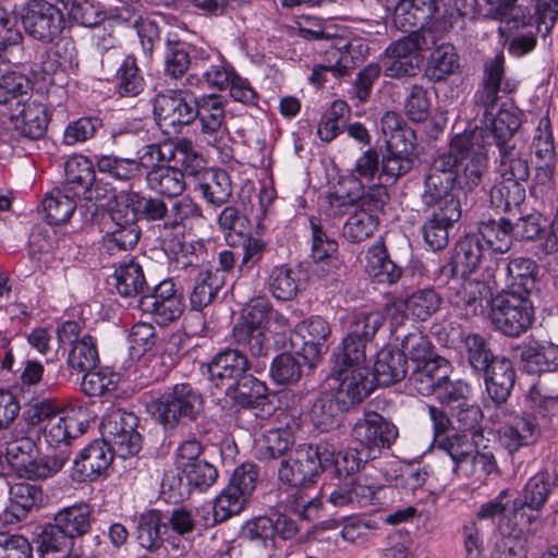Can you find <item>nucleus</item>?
<instances>
[{
  "label": "nucleus",
  "instance_id": "nucleus-17",
  "mask_svg": "<svg viewBox=\"0 0 558 558\" xmlns=\"http://www.w3.org/2000/svg\"><path fill=\"white\" fill-rule=\"evenodd\" d=\"M352 437L376 459L381 449L390 448L397 440L398 428L377 412H366L354 423Z\"/></svg>",
  "mask_w": 558,
  "mask_h": 558
},
{
  "label": "nucleus",
  "instance_id": "nucleus-1",
  "mask_svg": "<svg viewBox=\"0 0 558 558\" xmlns=\"http://www.w3.org/2000/svg\"><path fill=\"white\" fill-rule=\"evenodd\" d=\"M487 169V154L477 130L456 134L449 150L434 158L423 180L421 203L425 208L446 210L449 206L462 213L454 190L465 195L480 187Z\"/></svg>",
  "mask_w": 558,
  "mask_h": 558
},
{
  "label": "nucleus",
  "instance_id": "nucleus-49",
  "mask_svg": "<svg viewBox=\"0 0 558 558\" xmlns=\"http://www.w3.org/2000/svg\"><path fill=\"white\" fill-rule=\"evenodd\" d=\"M170 162L179 168L183 178L185 177H203L206 168V160L198 153L190 140H180L174 145H170Z\"/></svg>",
  "mask_w": 558,
  "mask_h": 558
},
{
  "label": "nucleus",
  "instance_id": "nucleus-26",
  "mask_svg": "<svg viewBox=\"0 0 558 558\" xmlns=\"http://www.w3.org/2000/svg\"><path fill=\"white\" fill-rule=\"evenodd\" d=\"M451 372L450 362L436 355L415 364L409 376V381L420 395L429 396L450 376Z\"/></svg>",
  "mask_w": 558,
  "mask_h": 558
},
{
  "label": "nucleus",
  "instance_id": "nucleus-44",
  "mask_svg": "<svg viewBox=\"0 0 558 558\" xmlns=\"http://www.w3.org/2000/svg\"><path fill=\"white\" fill-rule=\"evenodd\" d=\"M477 234L488 251L506 253L513 241L512 221L509 218L482 220L478 223Z\"/></svg>",
  "mask_w": 558,
  "mask_h": 558
},
{
  "label": "nucleus",
  "instance_id": "nucleus-40",
  "mask_svg": "<svg viewBox=\"0 0 558 558\" xmlns=\"http://www.w3.org/2000/svg\"><path fill=\"white\" fill-rule=\"evenodd\" d=\"M93 511L86 504L74 505L61 509L54 514L53 524L71 542L86 534L92 525Z\"/></svg>",
  "mask_w": 558,
  "mask_h": 558
},
{
  "label": "nucleus",
  "instance_id": "nucleus-63",
  "mask_svg": "<svg viewBox=\"0 0 558 558\" xmlns=\"http://www.w3.org/2000/svg\"><path fill=\"white\" fill-rule=\"evenodd\" d=\"M525 199V189L520 181L504 180L490 190V202L506 213L520 209Z\"/></svg>",
  "mask_w": 558,
  "mask_h": 558
},
{
  "label": "nucleus",
  "instance_id": "nucleus-28",
  "mask_svg": "<svg viewBox=\"0 0 558 558\" xmlns=\"http://www.w3.org/2000/svg\"><path fill=\"white\" fill-rule=\"evenodd\" d=\"M486 391L496 404L507 401L515 383V372L512 363L505 356H499L483 369Z\"/></svg>",
  "mask_w": 558,
  "mask_h": 558
},
{
  "label": "nucleus",
  "instance_id": "nucleus-50",
  "mask_svg": "<svg viewBox=\"0 0 558 558\" xmlns=\"http://www.w3.org/2000/svg\"><path fill=\"white\" fill-rule=\"evenodd\" d=\"M350 411L338 401V397L330 390L320 392L315 400L311 416L317 428L327 432L338 424L342 413Z\"/></svg>",
  "mask_w": 558,
  "mask_h": 558
},
{
  "label": "nucleus",
  "instance_id": "nucleus-22",
  "mask_svg": "<svg viewBox=\"0 0 558 558\" xmlns=\"http://www.w3.org/2000/svg\"><path fill=\"white\" fill-rule=\"evenodd\" d=\"M387 11L392 12L393 26L403 32H421L438 12L437 0H384Z\"/></svg>",
  "mask_w": 558,
  "mask_h": 558
},
{
  "label": "nucleus",
  "instance_id": "nucleus-36",
  "mask_svg": "<svg viewBox=\"0 0 558 558\" xmlns=\"http://www.w3.org/2000/svg\"><path fill=\"white\" fill-rule=\"evenodd\" d=\"M364 60L363 45L351 41L331 46L325 51L323 63L335 78L348 76Z\"/></svg>",
  "mask_w": 558,
  "mask_h": 558
},
{
  "label": "nucleus",
  "instance_id": "nucleus-19",
  "mask_svg": "<svg viewBox=\"0 0 558 558\" xmlns=\"http://www.w3.org/2000/svg\"><path fill=\"white\" fill-rule=\"evenodd\" d=\"M138 307L150 314L160 326L177 320L185 308L184 298L175 289L172 280H163L154 288L151 294L141 296Z\"/></svg>",
  "mask_w": 558,
  "mask_h": 558
},
{
  "label": "nucleus",
  "instance_id": "nucleus-18",
  "mask_svg": "<svg viewBox=\"0 0 558 558\" xmlns=\"http://www.w3.org/2000/svg\"><path fill=\"white\" fill-rule=\"evenodd\" d=\"M435 446L444 453L437 470L440 480L447 485L461 478L471 461L473 441L465 434L456 433L440 438Z\"/></svg>",
  "mask_w": 558,
  "mask_h": 558
},
{
  "label": "nucleus",
  "instance_id": "nucleus-53",
  "mask_svg": "<svg viewBox=\"0 0 558 558\" xmlns=\"http://www.w3.org/2000/svg\"><path fill=\"white\" fill-rule=\"evenodd\" d=\"M10 512L21 521L33 510L39 508L43 501V489L40 486L20 482L10 487Z\"/></svg>",
  "mask_w": 558,
  "mask_h": 558
},
{
  "label": "nucleus",
  "instance_id": "nucleus-43",
  "mask_svg": "<svg viewBox=\"0 0 558 558\" xmlns=\"http://www.w3.org/2000/svg\"><path fill=\"white\" fill-rule=\"evenodd\" d=\"M145 180L150 191L167 197L181 195L186 185L179 168L167 163L148 170Z\"/></svg>",
  "mask_w": 558,
  "mask_h": 558
},
{
  "label": "nucleus",
  "instance_id": "nucleus-27",
  "mask_svg": "<svg viewBox=\"0 0 558 558\" xmlns=\"http://www.w3.org/2000/svg\"><path fill=\"white\" fill-rule=\"evenodd\" d=\"M83 433L80 423L68 411L60 410L58 414L47 422L45 427L37 428L36 436H44L45 441L57 451L66 450L72 440Z\"/></svg>",
  "mask_w": 558,
  "mask_h": 558
},
{
  "label": "nucleus",
  "instance_id": "nucleus-16",
  "mask_svg": "<svg viewBox=\"0 0 558 558\" xmlns=\"http://www.w3.org/2000/svg\"><path fill=\"white\" fill-rule=\"evenodd\" d=\"M165 524L173 533L167 538L171 549L184 556L192 549L194 534L201 536L207 529L208 518L198 509L180 506L165 514Z\"/></svg>",
  "mask_w": 558,
  "mask_h": 558
},
{
  "label": "nucleus",
  "instance_id": "nucleus-42",
  "mask_svg": "<svg viewBox=\"0 0 558 558\" xmlns=\"http://www.w3.org/2000/svg\"><path fill=\"white\" fill-rule=\"evenodd\" d=\"M167 533L165 515L157 509L141 513L136 519V538L138 544L148 551H155L163 544Z\"/></svg>",
  "mask_w": 558,
  "mask_h": 558
},
{
  "label": "nucleus",
  "instance_id": "nucleus-41",
  "mask_svg": "<svg viewBox=\"0 0 558 558\" xmlns=\"http://www.w3.org/2000/svg\"><path fill=\"white\" fill-rule=\"evenodd\" d=\"M33 543L41 558H68L73 542L53 524L39 526L34 533Z\"/></svg>",
  "mask_w": 558,
  "mask_h": 558
},
{
  "label": "nucleus",
  "instance_id": "nucleus-10",
  "mask_svg": "<svg viewBox=\"0 0 558 558\" xmlns=\"http://www.w3.org/2000/svg\"><path fill=\"white\" fill-rule=\"evenodd\" d=\"M96 161L85 156H74L65 162V181L62 187L77 198L88 202H101L114 196L109 182L97 179Z\"/></svg>",
  "mask_w": 558,
  "mask_h": 558
},
{
  "label": "nucleus",
  "instance_id": "nucleus-7",
  "mask_svg": "<svg viewBox=\"0 0 558 558\" xmlns=\"http://www.w3.org/2000/svg\"><path fill=\"white\" fill-rule=\"evenodd\" d=\"M330 363L329 389L338 397L339 403L351 410L373 390L366 361L356 362L345 355L333 353Z\"/></svg>",
  "mask_w": 558,
  "mask_h": 558
},
{
  "label": "nucleus",
  "instance_id": "nucleus-38",
  "mask_svg": "<svg viewBox=\"0 0 558 558\" xmlns=\"http://www.w3.org/2000/svg\"><path fill=\"white\" fill-rule=\"evenodd\" d=\"M408 374V360L399 350L383 348L374 363V379L380 386L401 381Z\"/></svg>",
  "mask_w": 558,
  "mask_h": 558
},
{
  "label": "nucleus",
  "instance_id": "nucleus-5",
  "mask_svg": "<svg viewBox=\"0 0 558 558\" xmlns=\"http://www.w3.org/2000/svg\"><path fill=\"white\" fill-rule=\"evenodd\" d=\"M5 460L22 478L32 481L54 476L69 461L66 450L39 456L32 430L23 436H13L5 446Z\"/></svg>",
  "mask_w": 558,
  "mask_h": 558
},
{
  "label": "nucleus",
  "instance_id": "nucleus-46",
  "mask_svg": "<svg viewBox=\"0 0 558 558\" xmlns=\"http://www.w3.org/2000/svg\"><path fill=\"white\" fill-rule=\"evenodd\" d=\"M198 191L208 204L220 207L232 196L230 175L222 169H209L204 172L198 183Z\"/></svg>",
  "mask_w": 558,
  "mask_h": 558
},
{
  "label": "nucleus",
  "instance_id": "nucleus-3",
  "mask_svg": "<svg viewBox=\"0 0 558 558\" xmlns=\"http://www.w3.org/2000/svg\"><path fill=\"white\" fill-rule=\"evenodd\" d=\"M502 54H497L484 63L482 83L474 95L475 105L483 109V118L487 137L497 148L510 145L522 123V112L511 101H501L508 89L502 87Z\"/></svg>",
  "mask_w": 558,
  "mask_h": 558
},
{
  "label": "nucleus",
  "instance_id": "nucleus-59",
  "mask_svg": "<svg viewBox=\"0 0 558 558\" xmlns=\"http://www.w3.org/2000/svg\"><path fill=\"white\" fill-rule=\"evenodd\" d=\"M114 287L123 296H135L144 292L146 279L142 267L131 260L120 265L113 275Z\"/></svg>",
  "mask_w": 558,
  "mask_h": 558
},
{
  "label": "nucleus",
  "instance_id": "nucleus-12",
  "mask_svg": "<svg viewBox=\"0 0 558 558\" xmlns=\"http://www.w3.org/2000/svg\"><path fill=\"white\" fill-rule=\"evenodd\" d=\"M138 417L121 408L112 409L102 416L101 438L109 444L116 454L125 459L135 456L142 448V436L137 432Z\"/></svg>",
  "mask_w": 558,
  "mask_h": 558
},
{
  "label": "nucleus",
  "instance_id": "nucleus-60",
  "mask_svg": "<svg viewBox=\"0 0 558 558\" xmlns=\"http://www.w3.org/2000/svg\"><path fill=\"white\" fill-rule=\"evenodd\" d=\"M441 298L434 289H421L409 295L401 304L414 318L425 322L439 310Z\"/></svg>",
  "mask_w": 558,
  "mask_h": 558
},
{
  "label": "nucleus",
  "instance_id": "nucleus-14",
  "mask_svg": "<svg viewBox=\"0 0 558 558\" xmlns=\"http://www.w3.org/2000/svg\"><path fill=\"white\" fill-rule=\"evenodd\" d=\"M384 322L385 316L379 311L362 310L353 313L348 322L347 333L333 353L356 362L366 361L367 347Z\"/></svg>",
  "mask_w": 558,
  "mask_h": 558
},
{
  "label": "nucleus",
  "instance_id": "nucleus-55",
  "mask_svg": "<svg viewBox=\"0 0 558 558\" xmlns=\"http://www.w3.org/2000/svg\"><path fill=\"white\" fill-rule=\"evenodd\" d=\"M77 197L62 189H56L43 201L45 218L50 225L66 222L76 208Z\"/></svg>",
  "mask_w": 558,
  "mask_h": 558
},
{
  "label": "nucleus",
  "instance_id": "nucleus-24",
  "mask_svg": "<svg viewBox=\"0 0 558 558\" xmlns=\"http://www.w3.org/2000/svg\"><path fill=\"white\" fill-rule=\"evenodd\" d=\"M114 454L116 450L102 438L92 441L74 459L72 477L78 482L97 480L110 466Z\"/></svg>",
  "mask_w": 558,
  "mask_h": 558
},
{
  "label": "nucleus",
  "instance_id": "nucleus-33",
  "mask_svg": "<svg viewBox=\"0 0 558 558\" xmlns=\"http://www.w3.org/2000/svg\"><path fill=\"white\" fill-rule=\"evenodd\" d=\"M462 213L449 206L446 210H433L423 225V238L433 251H440L449 243V230L461 218Z\"/></svg>",
  "mask_w": 558,
  "mask_h": 558
},
{
  "label": "nucleus",
  "instance_id": "nucleus-56",
  "mask_svg": "<svg viewBox=\"0 0 558 558\" xmlns=\"http://www.w3.org/2000/svg\"><path fill=\"white\" fill-rule=\"evenodd\" d=\"M122 207L130 210V216L136 219L147 221H157L163 219L168 214V206L161 198L145 196L138 192H130L126 196V203Z\"/></svg>",
  "mask_w": 558,
  "mask_h": 558
},
{
  "label": "nucleus",
  "instance_id": "nucleus-4",
  "mask_svg": "<svg viewBox=\"0 0 558 558\" xmlns=\"http://www.w3.org/2000/svg\"><path fill=\"white\" fill-rule=\"evenodd\" d=\"M92 5L87 1L57 0L52 4L46 0H32L23 8L21 16L25 32L36 40L51 43L63 31L64 12L82 24L87 23L85 14Z\"/></svg>",
  "mask_w": 558,
  "mask_h": 558
},
{
  "label": "nucleus",
  "instance_id": "nucleus-29",
  "mask_svg": "<svg viewBox=\"0 0 558 558\" xmlns=\"http://www.w3.org/2000/svg\"><path fill=\"white\" fill-rule=\"evenodd\" d=\"M539 435L541 428L530 415H517L499 429L500 442L511 454L521 447L535 444Z\"/></svg>",
  "mask_w": 558,
  "mask_h": 558
},
{
  "label": "nucleus",
  "instance_id": "nucleus-13",
  "mask_svg": "<svg viewBox=\"0 0 558 558\" xmlns=\"http://www.w3.org/2000/svg\"><path fill=\"white\" fill-rule=\"evenodd\" d=\"M489 317L494 327L508 337H519L533 322V307L527 296L507 292L497 296Z\"/></svg>",
  "mask_w": 558,
  "mask_h": 558
},
{
  "label": "nucleus",
  "instance_id": "nucleus-20",
  "mask_svg": "<svg viewBox=\"0 0 558 558\" xmlns=\"http://www.w3.org/2000/svg\"><path fill=\"white\" fill-rule=\"evenodd\" d=\"M266 368V361L252 362L240 349L221 350L207 364L208 378L217 387L222 386L225 380L234 384L248 371L262 374Z\"/></svg>",
  "mask_w": 558,
  "mask_h": 558
},
{
  "label": "nucleus",
  "instance_id": "nucleus-34",
  "mask_svg": "<svg viewBox=\"0 0 558 558\" xmlns=\"http://www.w3.org/2000/svg\"><path fill=\"white\" fill-rule=\"evenodd\" d=\"M294 441L293 434L287 428L268 429L255 439V457L264 462L283 459L293 450Z\"/></svg>",
  "mask_w": 558,
  "mask_h": 558
},
{
  "label": "nucleus",
  "instance_id": "nucleus-9",
  "mask_svg": "<svg viewBox=\"0 0 558 558\" xmlns=\"http://www.w3.org/2000/svg\"><path fill=\"white\" fill-rule=\"evenodd\" d=\"M151 407L160 423L173 428L181 418L195 421L203 411L204 399L191 384L181 383L153 401Z\"/></svg>",
  "mask_w": 558,
  "mask_h": 558
},
{
  "label": "nucleus",
  "instance_id": "nucleus-8",
  "mask_svg": "<svg viewBox=\"0 0 558 558\" xmlns=\"http://www.w3.org/2000/svg\"><path fill=\"white\" fill-rule=\"evenodd\" d=\"M448 281L447 298L458 315L470 318L480 315L495 299L494 289H496L495 274L493 267H487L483 274V279H469L460 281L451 276Z\"/></svg>",
  "mask_w": 558,
  "mask_h": 558
},
{
  "label": "nucleus",
  "instance_id": "nucleus-21",
  "mask_svg": "<svg viewBox=\"0 0 558 558\" xmlns=\"http://www.w3.org/2000/svg\"><path fill=\"white\" fill-rule=\"evenodd\" d=\"M105 228L102 246L110 255L131 250L138 242L141 231L134 216H130V210L120 204L109 211V221L105 223Z\"/></svg>",
  "mask_w": 558,
  "mask_h": 558
},
{
  "label": "nucleus",
  "instance_id": "nucleus-51",
  "mask_svg": "<svg viewBox=\"0 0 558 558\" xmlns=\"http://www.w3.org/2000/svg\"><path fill=\"white\" fill-rule=\"evenodd\" d=\"M232 340L239 348L247 350L256 361H265L269 354V339L258 327L254 328L238 322L232 328Z\"/></svg>",
  "mask_w": 558,
  "mask_h": 558
},
{
  "label": "nucleus",
  "instance_id": "nucleus-57",
  "mask_svg": "<svg viewBox=\"0 0 558 558\" xmlns=\"http://www.w3.org/2000/svg\"><path fill=\"white\" fill-rule=\"evenodd\" d=\"M378 471L373 469L362 472L350 481L353 501L356 507H365L378 500V495L385 489L384 481L378 476Z\"/></svg>",
  "mask_w": 558,
  "mask_h": 558
},
{
  "label": "nucleus",
  "instance_id": "nucleus-23",
  "mask_svg": "<svg viewBox=\"0 0 558 558\" xmlns=\"http://www.w3.org/2000/svg\"><path fill=\"white\" fill-rule=\"evenodd\" d=\"M194 120L201 123V133L207 144L218 146L226 134L225 100L221 95L210 94L196 97Z\"/></svg>",
  "mask_w": 558,
  "mask_h": 558
},
{
  "label": "nucleus",
  "instance_id": "nucleus-39",
  "mask_svg": "<svg viewBox=\"0 0 558 558\" xmlns=\"http://www.w3.org/2000/svg\"><path fill=\"white\" fill-rule=\"evenodd\" d=\"M507 287L510 292L527 296L535 289L538 266L530 257H514L509 259L505 268Z\"/></svg>",
  "mask_w": 558,
  "mask_h": 558
},
{
  "label": "nucleus",
  "instance_id": "nucleus-35",
  "mask_svg": "<svg viewBox=\"0 0 558 558\" xmlns=\"http://www.w3.org/2000/svg\"><path fill=\"white\" fill-rule=\"evenodd\" d=\"M365 270L375 281L387 284L396 283L403 272L402 267L391 260L381 240L367 250Z\"/></svg>",
  "mask_w": 558,
  "mask_h": 558
},
{
  "label": "nucleus",
  "instance_id": "nucleus-61",
  "mask_svg": "<svg viewBox=\"0 0 558 558\" xmlns=\"http://www.w3.org/2000/svg\"><path fill=\"white\" fill-rule=\"evenodd\" d=\"M95 159L98 171L113 180L129 182L140 178L138 166L133 162L132 158L117 155H96Z\"/></svg>",
  "mask_w": 558,
  "mask_h": 558
},
{
  "label": "nucleus",
  "instance_id": "nucleus-48",
  "mask_svg": "<svg viewBox=\"0 0 558 558\" xmlns=\"http://www.w3.org/2000/svg\"><path fill=\"white\" fill-rule=\"evenodd\" d=\"M554 489V483L547 473H537L523 486L514 505L524 506L529 511L539 515Z\"/></svg>",
  "mask_w": 558,
  "mask_h": 558
},
{
  "label": "nucleus",
  "instance_id": "nucleus-25",
  "mask_svg": "<svg viewBox=\"0 0 558 558\" xmlns=\"http://www.w3.org/2000/svg\"><path fill=\"white\" fill-rule=\"evenodd\" d=\"M489 251L477 233L461 238L454 246L453 263L441 268V276L450 278L459 268L462 275L474 271Z\"/></svg>",
  "mask_w": 558,
  "mask_h": 558
},
{
  "label": "nucleus",
  "instance_id": "nucleus-32",
  "mask_svg": "<svg viewBox=\"0 0 558 558\" xmlns=\"http://www.w3.org/2000/svg\"><path fill=\"white\" fill-rule=\"evenodd\" d=\"M119 54L121 60L114 75L117 93L122 97H135L140 95L145 87V80L140 70L134 56H122L118 51L108 52L102 64L109 63L111 56Z\"/></svg>",
  "mask_w": 558,
  "mask_h": 558
},
{
  "label": "nucleus",
  "instance_id": "nucleus-64",
  "mask_svg": "<svg viewBox=\"0 0 558 558\" xmlns=\"http://www.w3.org/2000/svg\"><path fill=\"white\" fill-rule=\"evenodd\" d=\"M461 337L466 351L468 363L474 372L480 374L483 369H487L495 359L499 357L493 354L488 342L482 335L470 332Z\"/></svg>",
  "mask_w": 558,
  "mask_h": 558
},
{
  "label": "nucleus",
  "instance_id": "nucleus-58",
  "mask_svg": "<svg viewBox=\"0 0 558 558\" xmlns=\"http://www.w3.org/2000/svg\"><path fill=\"white\" fill-rule=\"evenodd\" d=\"M378 225L379 219L376 214L356 209L343 225L342 235L351 243H361L374 234Z\"/></svg>",
  "mask_w": 558,
  "mask_h": 558
},
{
  "label": "nucleus",
  "instance_id": "nucleus-45",
  "mask_svg": "<svg viewBox=\"0 0 558 558\" xmlns=\"http://www.w3.org/2000/svg\"><path fill=\"white\" fill-rule=\"evenodd\" d=\"M22 105L20 111V123L16 125L21 135L29 140H39L45 136L50 120V114L46 106L36 101L24 102L19 99L16 102Z\"/></svg>",
  "mask_w": 558,
  "mask_h": 558
},
{
  "label": "nucleus",
  "instance_id": "nucleus-2",
  "mask_svg": "<svg viewBox=\"0 0 558 558\" xmlns=\"http://www.w3.org/2000/svg\"><path fill=\"white\" fill-rule=\"evenodd\" d=\"M332 451L327 446L299 445L281 459L278 468V481L281 485L294 489L291 507L301 519L312 521L317 518L322 501L310 490L322 473L331 466Z\"/></svg>",
  "mask_w": 558,
  "mask_h": 558
},
{
  "label": "nucleus",
  "instance_id": "nucleus-54",
  "mask_svg": "<svg viewBox=\"0 0 558 558\" xmlns=\"http://www.w3.org/2000/svg\"><path fill=\"white\" fill-rule=\"evenodd\" d=\"M307 359L306 354L280 353L270 364L269 376L277 385H294L301 379L303 365Z\"/></svg>",
  "mask_w": 558,
  "mask_h": 558
},
{
  "label": "nucleus",
  "instance_id": "nucleus-15",
  "mask_svg": "<svg viewBox=\"0 0 558 558\" xmlns=\"http://www.w3.org/2000/svg\"><path fill=\"white\" fill-rule=\"evenodd\" d=\"M196 97L180 90L158 93L153 99L154 118L165 132L179 133L194 122Z\"/></svg>",
  "mask_w": 558,
  "mask_h": 558
},
{
  "label": "nucleus",
  "instance_id": "nucleus-31",
  "mask_svg": "<svg viewBox=\"0 0 558 558\" xmlns=\"http://www.w3.org/2000/svg\"><path fill=\"white\" fill-rule=\"evenodd\" d=\"M183 266L192 267L194 284L190 294V304L192 310L199 312L213 302L221 289L223 280L218 269L199 268L192 265L191 262L183 263Z\"/></svg>",
  "mask_w": 558,
  "mask_h": 558
},
{
  "label": "nucleus",
  "instance_id": "nucleus-11",
  "mask_svg": "<svg viewBox=\"0 0 558 558\" xmlns=\"http://www.w3.org/2000/svg\"><path fill=\"white\" fill-rule=\"evenodd\" d=\"M257 480L258 468L255 464L243 463L238 466L228 485L215 499L213 507L215 522H223L232 515L239 514L255 490Z\"/></svg>",
  "mask_w": 558,
  "mask_h": 558
},
{
  "label": "nucleus",
  "instance_id": "nucleus-30",
  "mask_svg": "<svg viewBox=\"0 0 558 558\" xmlns=\"http://www.w3.org/2000/svg\"><path fill=\"white\" fill-rule=\"evenodd\" d=\"M497 171L504 180L525 182L530 177L529 147L515 140L510 145L498 148Z\"/></svg>",
  "mask_w": 558,
  "mask_h": 558
},
{
  "label": "nucleus",
  "instance_id": "nucleus-47",
  "mask_svg": "<svg viewBox=\"0 0 558 558\" xmlns=\"http://www.w3.org/2000/svg\"><path fill=\"white\" fill-rule=\"evenodd\" d=\"M299 333L303 339V353L307 357L315 359L327 349L331 329L323 317L312 316L299 325Z\"/></svg>",
  "mask_w": 558,
  "mask_h": 558
},
{
  "label": "nucleus",
  "instance_id": "nucleus-6",
  "mask_svg": "<svg viewBox=\"0 0 558 558\" xmlns=\"http://www.w3.org/2000/svg\"><path fill=\"white\" fill-rule=\"evenodd\" d=\"M436 45L432 29L412 32L391 41L381 54V69L391 80H410L415 77L424 60L423 52Z\"/></svg>",
  "mask_w": 558,
  "mask_h": 558
},
{
  "label": "nucleus",
  "instance_id": "nucleus-52",
  "mask_svg": "<svg viewBox=\"0 0 558 558\" xmlns=\"http://www.w3.org/2000/svg\"><path fill=\"white\" fill-rule=\"evenodd\" d=\"M451 416L457 423V428L464 433H470L471 439L476 449L486 448L484 444L483 427L481 425L483 421V412L476 404H471L468 401L460 405L452 407L450 411Z\"/></svg>",
  "mask_w": 558,
  "mask_h": 558
},
{
  "label": "nucleus",
  "instance_id": "nucleus-37",
  "mask_svg": "<svg viewBox=\"0 0 558 558\" xmlns=\"http://www.w3.org/2000/svg\"><path fill=\"white\" fill-rule=\"evenodd\" d=\"M523 368L530 374L554 372L558 368V345L541 344L533 340L520 348Z\"/></svg>",
  "mask_w": 558,
  "mask_h": 558
},
{
  "label": "nucleus",
  "instance_id": "nucleus-62",
  "mask_svg": "<svg viewBox=\"0 0 558 558\" xmlns=\"http://www.w3.org/2000/svg\"><path fill=\"white\" fill-rule=\"evenodd\" d=\"M459 68L458 54L454 47L442 44L434 49L428 61V76L433 82H441L452 75Z\"/></svg>",
  "mask_w": 558,
  "mask_h": 558
}]
</instances>
